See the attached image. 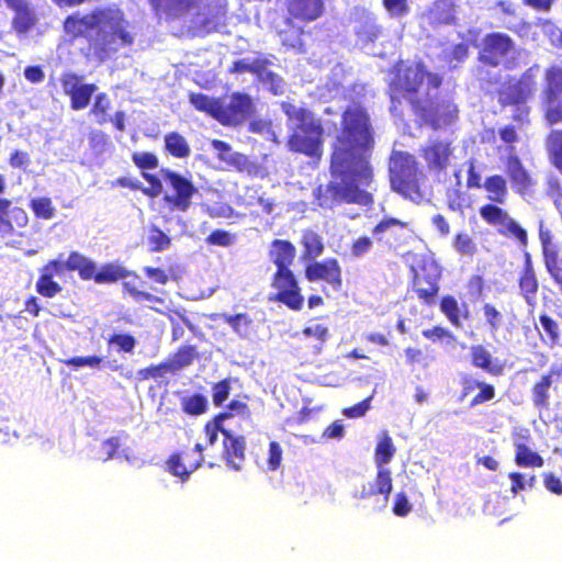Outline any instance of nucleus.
<instances>
[{
    "label": "nucleus",
    "instance_id": "47",
    "mask_svg": "<svg viewBox=\"0 0 562 562\" xmlns=\"http://www.w3.org/2000/svg\"><path fill=\"white\" fill-rule=\"evenodd\" d=\"M482 311L488 331L495 335L504 325V315L492 303H484Z\"/></svg>",
    "mask_w": 562,
    "mask_h": 562
},
{
    "label": "nucleus",
    "instance_id": "56",
    "mask_svg": "<svg viewBox=\"0 0 562 562\" xmlns=\"http://www.w3.org/2000/svg\"><path fill=\"white\" fill-rule=\"evenodd\" d=\"M454 249L463 256H473L476 252V245L473 238L467 233H458L453 238Z\"/></svg>",
    "mask_w": 562,
    "mask_h": 562
},
{
    "label": "nucleus",
    "instance_id": "12",
    "mask_svg": "<svg viewBox=\"0 0 562 562\" xmlns=\"http://www.w3.org/2000/svg\"><path fill=\"white\" fill-rule=\"evenodd\" d=\"M543 117L549 125L562 123V67L551 65L544 69L540 93Z\"/></svg>",
    "mask_w": 562,
    "mask_h": 562
},
{
    "label": "nucleus",
    "instance_id": "1",
    "mask_svg": "<svg viewBox=\"0 0 562 562\" xmlns=\"http://www.w3.org/2000/svg\"><path fill=\"white\" fill-rule=\"evenodd\" d=\"M374 127L368 109L361 103L347 105L340 115L339 131L331 144L330 180L314 190V201L322 209L347 203L369 206L374 171L371 165Z\"/></svg>",
    "mask_w": 562,
    "mask_h": 562
},
{
    "label": "nucleus",
    "instance_id": "55",
    "mask_svg": "<svg viewBox=\"0 0 562 562\" xmlns=\"http://www.w3.org/2000/svg\"><path fill=\"white\" fill-rule=\"evenodd\" d=\"M539 322L543 328L549 344L551 346L558 345L560 340V329L558 322L547 314H541L539 316Z\"/></svg>",
    "mask_w": 562,
    "mask_h": 562
},
{
    "label": "nucleus",
    "instance_id": "33",
    "mask_svg": "<svg viewBox=\"0 0 562 562\" xmlns=\"http://www.w3.org/2000/svg\"><path fill=\"white\" fill-rule=\"evenodd\" d=\"M392 482L391 471L386 468H378L374 483L369 490L363 487L360 494L356 495V497L363 499L374 495H383L384 501L387 502L393 488Z\"/></svg>",
    "mask_w": 562,
    "mask_h": 562
},
{
    "label": "nucleus",
    "instance_id": "49",
    "mask_svg": "<svg viewBox=\"0 0 562 562\" xmlns=\"http://www.w3.org/2000/svg\"><path fill=\"white\" fill-rule=\"evenodd\" d=\"M382 26L374 19H368L360 23L356 35L363 43H373L382 35Z\"/></svg>",
    "mask_w": 562,
    "mask_h": 562
},
{
    "label": "nucleus",
    "instance_id": "63",
    "mask_svg": "<svg viewBox=\"0 0 562 562\" xmlns=\"http://www.w3.org/2000/svg\"><path fill=\"white\" fill-rule=\"evenodd\" d=\"M234 240V235L224 229H215L205 238L207 245L221 247H228Z\"/></svg>",
    "mask_w": 562,
    "mask_h": 562
},
{
    "label": "nucleus",
    "instance_id": "53",
    "mask_svg": "<svg viewBox=\"0 0 562 562\" xmlns=\"http://www.w3.org/2000/svg\"><path fill=\"white\" fill-rule=\"evenodd\" d=\"M465 288L469 301L472 303H476L484 296L485 280L480 274H472L468 279Z\"/></svg>",
    "mask_w": 562,
    "mask_h": 562
},
{
    "label": "nucleus",
    "instance_id": "48",
    "mask_svg": "<svg viewBox=\"0 0 562 562\" xmlns=\"http://www.w3.org/2000/svg\"><path fill=\"white\" fill-rule=\"evenodd\" d=\"M440 311L445 314L450 324L457 328L462 326L459 304L454 296L445 295L440 300Z\"/></svg>",
    "mask_w": 562,
    "mask_h": 562
},
{
    "label": "nucleus",
    "instance_id": "40",
    "mask_svg": "<svg viewBox=\"0 0 562 562\" xmlns=\"http://www.w3.org/2000/svg\"><path fill=\"white\" fill-rule=\"evenodd\" d=\"M232 417V413L221 412L217 415H215L212 420L207 422L204 425L203 431L205 434L206 442L209 446L215 445V442L217 441L218 432L223 435V431H229L223 426V422Z\"/></svg>",
    "mask_w": 562,
    "mask_h": 562
},
{
    "label": "nucleus",
    "instance_id": "57",
    "mask_svg": "<svg viewBox=\"0 0 562 562\" xmlns=\"http://www.w3.org/2000/svg\"><path fill=\"white\" fill-rule=\"evenodd\" d=\"M132 160L140 170L156 169L159 165L157 156L149 151L133 153Z\"/></svg>",
    "mask_w": 562,
    "mask_h": 562
},
{
    "label": "nucleus",
    "instance_id": "45",
    "mask_svg": "<svg viewBox=\"0 0 562 562\" xmlns=\"http://www.w3.org/2000/svg\"><path fill=\"white\" fill-rule=\"evenodd\" d=\"M111 109V101L106 93L101 92L95 95L90 114L95 117L99 125H104L110 122L109 110Z\"/></svg>",
    "mask_w": 562,
    "mask_h": 562
},
{
    "label": "nucleus",
    "instance_id": "32",
    "mask_svg": "<svg viewBox=\"0 0 562 562\" xmlns=\"http://www.w3.org/2000/svg\"><path fill=\"white\" fill-rule=\"evenodd\" d=\"M403 231H411L409 222L392 216H383L372 228V234L376 241L382 243L389 241L390 237L396 238Z\"/></svg>",
    "mask_w": 562,
    "mask_h": 562
},
{
    "label": "nucleus",
    "instance_id": "30",
    "mask_svg": "<svg viewBox=\"0 0 562 562\" xmlns=\"http://www.w3.org/2000/svg\"><path fill=\"white\" fill-rule=\"evenodd\" d=\"M456 0H435L426 12L428 22L432 26L450 25L457 22Z\"/></svg>",
    "mask_w": 562,
    "mask_h": 562
},
{
    "label": "nucleus",
    "instance_id": "6",
    "mask_svg": "<svg viewBox=\"0 0 562 562\" xmlns=\"http://www.w3.org/2000/svg\"><path fill=\"white\" fill-rule=\"evenodd\" d=\"M281 110L289 121L294 122L286 140L289 150L319 160L324 151L325 134L321 119L311 110L291 102H282Z\"/></svg>",
    "mask_w": 562,
    "mask_h": 562
},
{
    "label": "nucleus",
    "instance_id": "54",
    "mask_svg": "<svg viewBox=\"0 0 562 562\" xmlns=\"http://www.w3.org/2000/svg\"><path fill=\"white\" fill-rule=\"evenodd\" d=\"M228 162L234 166L239 172H245L248 176L255 177L258 175L259 166L248 159L247 156L240 153L231 155Z\"/></svg>",
    "mask_w": 562,
    "mask_h": 562
},
{
    "label": "nucleus",
    "instance_id": "46",
    "mask_svg": "<svg viewBox=\"0 0 562 562\" xmlns=\"http://www.w3.org/2000/svg\"><path fill=\"white\" fill-rule=\"evenodd\" d=\"M182 411L191 416H199L207 411V398L200 393H194L181 400Z\"/></svg>",
    "mask_w": 562,
    "mask_h": 562
},
{
    "label": "nucleus",
    "instance_id": "31",
    "mask_svg": "<svg viewBox=\"0 0 562 562\" xmlns=\"http://www.w3.org/2000/svg\"><path fill=\"white\" fill-rule=\"evenodd\" d=\"M470 358L471 364L474 368L481 369L493 376H498L504 373L505 366L497 360L494 361L491 352L483 345L472 346L470 349Z\"/></svg>",
    "mask_w": 562,
    "mask_h": 562
},
{
    "label": "nucleus",
    "instance_id": "21",
    "mask_svg": "<svg viewBox=\"0 0 562 562\" xmlns=\"http://www.w3.org/2000/svg\"><path fill=\"white\" fill-rule=\"evenodd\" d=\"M63 91L70 99V108L75 111L86 109L97 90L94 83H83V77L75 72H65L60 77Z\"/></svg>",
    "mask_w": 562,
    "mask_h": 562
},
{
    "label": "nucleus",
    "instance_id": "27",
    "mask_svg": "<svg viewBox=\"0 0 562 562\" xmlns=\"http://www.w3.org/2000/svg\"><path fill=\"white\" fill-rule=\"evenodd\" d=\"M223 458L226 465L234 471H239L245 462V437L236 436L232 431H223Z\"/></svg>",
    "mask_w": 562,
    "mask_h": 562
},
{
    "label": "nucleus",
    "instance_id": "28",
    "mask_svg": "<svg viewBox=\"0 0 562 562\" xmlns=\"http://www.w3.org/2000/svg\"><path fill=\"white\" fill-rule=\"evenodd\" d=\"M461 398H465L475 390H479V392L471 398L470 407H475L491 402L496 396V389L492 383L480 381L471 375L463 376L461 380Z\"/></svg>",
    "mask_w": 562,
    "mask_h": 562
},
{
    "label": "nucleus",
    "instance_id": "64",
    "mask_svg": "<svg viewBox=\"0 0 562 562\" xmlns=\"http://www.w3.org/2000/svg\"><path fill=\"white\" fill-rule=\"evenodd\" d=\"M372 398L373 394H371L370 396L366 397L364 400L352 406L344 408L342 415L346 416L347 418L352 419L363 417L371 407Z\"/></svg>",
    "mask_w": 562,
    "mask_h": 562
},
{
    "label": "nucleus",
    "instance_id": "18",
    "mask_svg": "<svg viewBox=\"0 0 562 562\" xmlns=\"http://www.w3.org/2000/svg\"><path fill=\"white\" fill-rule=\"evenodd\" d=\"M412 289L425 305L435 304L439 293L440 270L434 262H423L413 269Z\"/></svg>",
    "mask_w": 562,
    "mask_h": 562
},
{
    "label": "nucleus",
    "instance_id": "34",
    "mask_svg": "<svg viewBox=\"0 0 562 562\" xmlns=\"http://www.w3.org/2000/svg\"><path fill=\"white\" fill-rule=\"evenodd\" d=\"M552 385V372L542 374L531 386V402L539 412L550 407V389Z\"/></svg>",
    "mask_w": 562,
    "mask_h": 562
},
{
    "label": "nucleus",
    "instance_id": "52",
    "mask_svg": "<svg viewBox=\"0 0 562 562\" xmlns=\"http://www.w3.org/2000/svg\"><path fill=\"white\" fill-rule=\"evenodd\" d=\"M109 345H115L116 351L132 353L136 347V338L128 333L113 334L108 338Z\"/></svg>",
    "mask_w": 562,
    "mask_h": 562
},
{
    "label": "nucleus",
    "instance_id": "59",
    "mask_svg": "<svg viewBox=\"0 0 562 562\" xmlns=\"http://www.w3.org/2000/svg\"><path fill=\"white\" fill-rule=\"evenodd\" d=\"M103 362V358L92 355L86 357H72L63 361L67 367L79 369L81 367L100 368Z\"/></svg>",
    "mask_w": 562,
    "mask_h": 562
},
{
    "label": "nucleus",
    "instance_id": "8",
    "mask_svg": "<svg viewBox=\"0 0 562 562\" xmlns=\"http://www.w3.org/2000/svg\"><path fill=\"white\" fill-rule=\"evenodd\" d=\"M391 189L406 200L420 203L426 199V173L416 157L407 151H394L389 168Z\"/></svg>",
    "mask_w": 562,
    "mask_h": 562
},
{
    "label": "nucleus",
    "instance_id": "58",
    "mask_svg": "<svg viewBox=\"0 0 562 562\" xmlns=\"http://www.w3.org/2000/svg\"><path fill=\"white\" fill-rule=\"evenodd\" d=\"M383 8L391 18L401 19L409 13L408 0H382Z\"/></svg>",
    "mask_w": 562,
    "mask_h": 562
},
{
    "label": "nucleus",
    "instance_id": "25",
    "mask_svg": "<svg viewBox=\"0 0 562 562\" xmlns=\"http://www.w3.org/2000/svg\"><path fill=\"white\" fill-rule=\"evenodd\" d=\"M531 436L528 429H521L513 434L515 447V463L521 468H541L544 464L543 458L529 448Z\"/></svg>",
    "mask_w": 562,
    "mask_h": 562
},
{
    "label": "nucleus",
    "instance_id": "9",
    "mask_svg": "<svg viewBox=\"0 0 562 562\" xmlns=\"http://www.w3.org/2000/svg\"><path fill=\"white\" fill-rule=\"evenodd\" d=\"M288 16L284 19L285 27L277 32L284 47L304 52V30L294 23V20L310 23L316 21L325 13L324 0H286Z\"/></svg>",
    "mask_w": 562,
    "mask_h": 562
},
{
    "label": "nucleus",
    "instance_id": "26",
    "mask_svg": "<svg viewBox=\"0 0 562 562\" xmlns=\"http://www.w3.org/2000/svg\"><path fill=\"white\" fill-rule=\"evenodd\" d=\"M518 288L526 304L533 307L537 304L539 281L529 252H525L524 256V266L519 273Z\"/></svg>",
    "mask_w": 562,
    "mask_h": 562
},
{
    "label": "nucleus",
    "instance_id": "39",
    "mask_svg": "<svg viewBox=\"0 0 562 562\" xmlns=\"http://www.w3.org/2000/svg\"><path fill=\"white\" fill-rule=\"evenodd\" d=\"M395 447L393 445L392 438L387 432H384L381 439L378 441L375 451H374V462L376 468H384L386 463H389L395 454Z\"/></svg>",
    "mask_w": 562,
    "mask_h": 562
},
{
    "label": "nucleus",
    "instance_id": "2",
    "mask_svg": "<svg viewBox=\"0 0 562 562\" xmlns=\"http://www.w3.org/2000/svg\"><path fill=\"white\" fill-rule=\"evenodd\" d=\"M65 272H77L82 281H93L95 284H113L122 281V290L135 302L164 303L159 296L153 295L140 288L144 281L132 270L125 268L117 261H109L98 267V263L90 257L72 250L64 261L60 258L48 260L41 269L35 283L36 292L45 297L53 299L63 291L59 282L54 277L64 276Z\"/></svg>",
    "mask_w": 562,
    "mask_h": 562
},
{
    "label": "nucleus",
    "instance_id": "23",
    "mask_svg": "<svg viewBox=\"0 0 562 562\" xmlns=\"http://www.w3.org/2000/svg\"><path fill=\"white\" fill-rule=\"evenodd\" d=\"M514 150L513 146L508 147L509 155L505 161V170L510 180L512 188L520 195H525L531 192L535 181L530 172L525 168L521 159L512 154Z\"/></svg>",
    "mask_w": 562,
    "mask_h": 562
},
{
    "label": "nucleus",
    "instance_id": "60",
    "mask_svg": "<svg viewBox=\"0 0 562 562\" xmlns=\"http://www.w3.org/2000/svg\"><path fill=\"white\" fill-rule=\"evenodd\" d=\"M422 334L425 338L432 342L442 340H447L448 342H450L456 340V336L453 335V333L440 325L434 326L432 328L424 329Z\"/></svg>",
    "mask_w": 562,
    "mask_h": 562
},
{
    "label": "nucleus",
    "instance_id": "29",
    "mask_svg": "<svg viewBox=\"0 0 562 562\" xmlns=\"http://www.w3.org/2000/svg\"><path fill=\"white\" fill-rule=\"evenodd\" d=\"M268 256L276 270H289L294 262L296 248L288 239H273Z\"/></svg>",
    "mask_w": 562,
    "mask_h": 562
},
{
    "label": "nucleus",
    "instance_id": "16",
    "mask_svg": "<svg viewBox=\"0 0 562 562\" xmlns=\"http://www.w3.org/2000/svg\"><path fill=\"white\" fill-rule=\"evenodd\" d=\"M271 288L276 291L271 301L281 303L292 311H301L304 296L294 272L289 270H276L271 277Z\"/></svg>",
    "mask_w": 562,
    "mask_h": 562
},
{
    "label": "nucleus",
    "instance_id": "20",
    "mask_svg": "<svg viewBox=\"0 0 562 562\" xmlns=\"http://www.w3.org/2000/svg\"><path fill=\"white\" fill-rule=\"evenodd\" d=\"M304 277L310 282H323L334 291H340L342 288L341 267L334 257L308 262L304 268Z\"/></svg>",
    "mask_w": 562,
    "mask_h": 562
},
{
    "label": "nucleus",
    "instance_id": "50",
    "mask_svg": "<svg viewBox=\"0 0 562 562\" xmlns=\"http://www.w3.org/2000/svg\"><path fill=\"white\" fill-rule=\"evenodd\" d=\"M543 263L549 276L562 293V257H560L559 252H549Z\"/></svg>",
    "mask_w": 562,
    "mask_h": 562
},
{
    "label": "nucleus",
    "instance_id": "38",
    "mask_svg": "<svg viewBox=\"0 0 562 562\" xmlns=\"http://www.w3.org/2000/svg\"><path fill=\"white\" fill-rule=\"evenodd\" d=\"M220 98H211L204 93L200 92H190L189 93V102L192 106L212 119L216 120L217 106H218Z\"/></svg>",
    "mask_w": 562,
    "mask_h": 562
},
{
    "label": "nucleus",
    "instance_id": "14",
    "mask_svg": "<svg viewBox=\"0 0 562 562\" xmlns=\"http://www.w3.org/2000/svg\"><path fill=\"white\" fill-rule=\"evenodd\" d=\"M204 450L205 447L198 442L192 449L173 451L165 461V470L180 482L186 483L192 473L203 465Z\"/></svg>",
    "mask_w": 562,
    "mask_h": 562
},
{
    "label": "nucleus",
    "instance_id": "5",
    "mask_svg": "<svg viewBox=\"0 0 562 562\" xmlns=\"http://www.w3.org/2000/svg\"><path fill=\"white\" fill-rule=\"evenodd\" d=\"M391 75L389 97L392 113L400 111L403 99L411 104L412 99L419 98L420 87L425 80L429 89H439L443 83L442 75L429 71L422 59L415 63L398 59L392 66Z\"/></svg>",
    "mask_w": 562,
    "mask_h": 562
},
{
    "label": "nucleus",
    "instance_id": "51",
    "mask_svg": "<svg viewBox=\"0 0 562 562\" xmlns=\"http://www.w3.org/2000/svg\"><path fill=\"white\" fill-rule=\"evenodd\" d=\"M168 373H171V370L165 360L158 364H150L149 367L139 369L136 372V381L143 382L150 379L157 380L166 376Z\"/></svg>",
    "mask_w": 562,
    "mask_h": 562
},
{
    "label": "nucleus",
    "instance_id": "15",
    "mask_svg": "<svg viewBox=\"0 0 562 562\" xmlns=\"http://www.w3.org/2000/svg\"><path fill=\"white\" fill-rule=\"evenodd\" d=\"M452 142L447 138H429L419 148V157L424 160L426 171L435 177L446 175L453 155Z\"/></svg>",
    "mask_w": 562,
    "mask_h": 562
},
{
    "label": "nucleus",
    "instance_id": "19",
    "mask_svg": "<svg viewBox=\"0 0 562 562\" xmlns=\"http://www.w3.org/2000/svg\"><path fill=\"white\" fill-rule=\"evenodd\" d=\"M515 50V42L506 33H487L477 53V60L488 67H498Z\"/></svg>",
    "mask_w": 562,
    "mask_h": 562
},
{
    "label": "nucleus",
    "instance_id": "11",
    "mask_svg": "<svg viewBox=\"0 0 562 562\" xmlns=\"http://www.w3.org/2000/svg\"><path fill=\"white\" fill-rule=\"evenodd\" d=\"M539 66L527 68L519 78L508 79L497 90V101L502 108L522 105L531 99L537 90Z\"/></svg>",
    "mask_w": 562,
    "mask_h": 562
},
{
    "label": "nucleus",
    "instance_id": "36",
    "mask_svg": "<svg viewBox=\"0 0 562 562\" xmlns=\"http://www.w3.org/2000/svg\"><path fill=\"white\" fill-rule=\"evenodd\" d=\"M300 244L303 247L302 258L310 262L319 257L325 249L322 236L313 229L302 232Z\"/></svg>",
    "mask_w": 562,
    "mask_h": 562
},
{
    "label": "nucleus",
    "instance_id": "42",
    "mask_svg": "<svg viewBox=\"0 0 562 562\" xmlns=\"http://www.w3.org/2000/svg\"><path fill=\"white\" fill-rule=\"evenodd\" d=\"M547 148L552 164L562 172V130H552L548 134Z\"/></svg>",
    "mask_w": 562,
    "mask_h": 562
},
{
    "label": "nucleus",
    "instance_id": "10",
    "mask_svg": "<svg viewBox=\"0 0 562 562\" xmlns=\"http://www.w3.org/2000/svg\"><path fill=\"white\" fill-rule=\"evenodd\" d=\"M411 110L418 126L438 131L451 125L458 119V106L450 98L431 95L426 92L411 100Z\"/></svg>",
    "mask_w": 562,
    "mask_h": 562
},
{
    "label": "nucleus",
    "instance_id": "3",
    "mask_svg": "<svg viewBox=\"0 0 562 562\" xmlns=\"http://www.w3.org/2000/svg\"><path fill=\"white\" fill-rule=\"evenodd\" d=\"M64 32L74 41L85 38L80 47L81 56L88 61L102 64L121 47H130L135 42L130 21L117 7H99L86 14L79 12L65 18Z\"/></svg>",
    "mask_w": 562,
    "mask_h": 562
},
{
    "label": "nucleus",
    "instance_id": "4",
    "mask_svg": "<svg viewBox=\"0 0 562 562\" xmlns=\"http://www.w3.org/2000/svg\"><path fill=\"white\" fill-rule=\"evenodd\" d=\"M156 15L179 19L195 10L190 19L196 32L213 33L226 26L227 0H148Z\"/></svg>",
    "mask_w": 562,
    "mask_h": 562
},
{
    "label": "nucleus",
    "instance_id": "37",
    "mask_svg": "<svg viewBox=\"0 0 562 562\" xmlns=\"http://www.w3.org/2000/svg\"><path fill=\"white\" fill-rule=\"evenodd\" d=\"M165 148L175 158H187L191 153L187 139L178 132L165 135Z\"/></svg>",
    "mask_w": 562,
    "mask_h": 562
},
{
    "label": "nucleus",
    "instance_id": "61",
    "mask_svg": "<svg viewBox=\"0 0 562 562\" xmlns=\"http://www.w3.org/2000/svg\"><path fill=\"white\" fill-rule=\"evenodd\" d=\"M231 393V380L223 379L212 386V401L215 406H222Z\"/></svg>",
    "mask_w": 562,
    "mask_h": 562
},
{
    "label": "nucleus",
    "instance_id": "7",
    "mask_svg": "<svg viewBox=\"0 0 562 562\" xmlns=\"http://www.w3.org/2000/svg\"><path fill=\"white\" fill-rule=\"evenodd\" d=\"M483 188L486 191L487 200L479 209L481 218L490 226L496 227L497 232L505 237L514 238L521 247L528 245V234L510 215L499 205L505 204L508 198V186L502 175H492L485 178Z\"/></svg>",
    "mask_w": 562,
    "mask_h": 562
},
{
    "label": "nucleus",
    "instance_id": "44",
    "mask_svg": "<svg viewBox=\"0 0 562 562\" xmlns=\"http://www.w3.org/2000/svg\"><path fill=\"white\" fill-rule=\"evenodd\" d=\"M147 245L150 252H160L170 247L171 238L161 228L151 225L147 236Z\"/></svg>",
    "mask_w": 562,
    "mask_h": 562
},
{
    "label": "nucleus",
    "instance_id": "13",
    "mask_svg": "<svg viewBox=\"0 0 562 562\" xmlns=\"http://www.w3.org/2000/svg\"><path fill=\"white\" fill-rule=\"evenodd\" d=\"M160 175L171 189V193H166L162 198L167 209L170 212H187L199 189L189 178L177 171L162 168Z\"/></svg>",
    "mask_w": 562,
    "mask_h": 562
},
{
    "label": "nucleus",
    "instance_id": "35",
    "mask_svg": "<svg viewBox=\"0 0 562 562\" xmlns=\"http://www.w3.org/2000/svg\"><path fill=\"white\" fill-rule=\"evenodd\" d=\"M199 358V351L194 345H182L166 360L171 374L191 366Z\"/></svg>",
    "mask_w": 562,
    "mask_h": 562
},
{
    "label": "nucleus",
    "instance_id": "43",
    "mask_svg": "<svg viewBox=\"0 0 562 562\" xmlns=\"http://www.w3.org/2000/svg\"><path fill=\"white\" fill-rule=\"evenodd\" d=\"M30 209L35 218L48 221L56 214V209L53 201L48 196L34 198L30 201Z\"/></svg>",
    "mask_w": 562,
    "mask_h": 562
},
{
    "label": "nucleus",
    "instance_id": "22",
    "mask_svg": "<svg viewBox=\"0 0 562 562\" xmlns=\"http://www.w3.org/2000/svg\"><path fill=\"white\" fill-rule=\"evenodd\" d=\"M29 224V215L24 207L11 199L0 198V236L21 235L19 232Z\"/></svg>",
    "mask_w": 562,
    "mask_h": 562
},
{
    "label": "nucleus",
    "instance_id": "41",
    "mask_svg": "<svg viewBox=\"0 0 562 562\" xmlns=\"http://www.w3.org/2000/svg\"><path fill=\"white\" fill-rule=\"evenodd\" d=\"M222 319L228 324L233 330L241 338L249 337L252 319L246 313H239L236 315L223 314Z\"/></svg>",
    "mask_w": 562,
    "mask_h": 562
},
{
    "label": "nucleus",
    "instance_id": "17",
    "mask_svg": "<svg viewBox=\"0 0 562 562\" xmlns=\"http://www.w3.org/2000/svg\"><path fill=\"white\" fill-rule=\"evenodd\" d=\"M255 112V105L249 94L234 92L228 103L220 98L216 121L224 126H238L247 121Z\"/></svg>",
    "mask_w": 562,
    "mask_h": 562
},
{
    "label": "nucleus",
    "instance_id": "62",
    "mask_svg": "<svg viewBox=\"0 0 562 562\" xmlns=\"http://www.w3.org/2000/svg\"><path fill=\"white\" fill-rule=\"evenodd\" d=\"M373 247V240L369 236H359L350 244V254L355 258H360L368 254Z\"/></svg>",
    "mask_w": 562,
    "mask_h": 562
},
{
    "label": "nucleus",
    "instance_id": "24",
    "mask_svg": "<svg viewBox=\"0 0 562 562\" xmlns=\"http://www.w3.org/2000/svg\"><path fill=\"white\" fill-rule=\"evenodd\" d=\"M4 2L13 12L11 27L16 34H26L36 26L38 16L29 0H4Z\"/></svg>",
    "mask_w": 562,
    "mask_h": 562
}]
</instances>
